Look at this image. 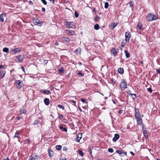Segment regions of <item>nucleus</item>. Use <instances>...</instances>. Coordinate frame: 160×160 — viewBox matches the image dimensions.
Segmentation results:
<instances>
[{"instance_id": "nucleus-1", "label": "nucleus", "mask_w": 160, "mask_h": 160, "mask_svg": "<svg viewBox=\"0 0 160 160\" xmlns=\"http://www.w3.org/2000/svg\"><path fill=\"white\" fill-rule=\"evenodd\" d=\"M127 85L126 80L122 79L121 82L120 83V87L122 91H123L125 88H127Z\"/></svg>"}, {"instance_id": "nucleus-53", "label": "nucleus", "mask_w": 160, "mask_h": 160, "mask_svg": "<svg viewBox=\"0 0 160 160\" xmlns=\"http://www.w3.org/2000/svg\"><path fill=\"white\" fill-rule=\"evenodd\" d=\"M48 61L46 60H44L43 61V63L45 64H47L48 63Z\"/></svg>"}, {"instance_id": "nucleus-36", "label": "nucleus", "mask_w": 160, "mask_h": 160, "mask_svg": "<svg viewBox=\"0 0 160 160\" xmlns=\"http://www.w3.org/2000/svg\"><path fill=\"white\" fill-rule=\"evenodd\" d=\"M109 6L108 3L107 2H106L105 3L104 8H105L107 9L108 8Z\"/></svg>"}, {"instance_id": "nucleus-11", "label": "nucleus", "mask_w": 160, "mask_h": 160, "mask_svg": "<svg viewBox=\"0 0 160 160\" xmlns=\"http://www.w3.org/2000/svg\"><path fill=\"white\" fill-rule=\"evenodd\" d=\"M6 17V14L4 12L0 15V21L3 22L4 21V18Z\"/></svg>"}, {"instance_id": "nucleus-3", "label": "nucleus", "mask_w": 160, "mask_h": 160, "mask_svg": "<svg viewBox=\"0 0 160 160\" xmlns=\"http://www.w3.org/2000/svg\"><path fill=\"white\" fill-rule=\"evenodd\" d=\"M16 82L17 84V87L18 89L21 88L23 86V84L22 81H20L19 80H16Z\"/></svg>"}, {"instance_id": "nucleus-61", "label": "nucleus", "mask_w": 160, "mask_h": 160, "mask_svg": "<svg viewBox=\"0 0 160 160\" xmlns=\"http://www.w3.org/2000/svg\"><path fill=\"white\" fill-rule=\"evenodd\" d=\"M157 72L159 73V74H160V70L159 69H157Z\"/></svg>"}, {"instance_id": "nucleus-26", "label": "nucleus", "mask_w": 160, "mask_h": 160, "mask_svg": "<svg viewBox=\"0 0 160 160\" xmlns=\"http://www.w3.org/2000/svg\"><path fill=\"white\" fill-rule=\"evenodd\" d=\"M134 110L135 111V116L140 115V113H139V111L138 109H137L136 108H134Z\"/></svg>"}, {"instance_id": "nucleus-8", "label": "nucleus", "mask_w": 160, "mask_h": 160, "mask_svg": "<svg viewBox=\"0 0 160 160\" xmlns=\"http://www.w3.org/2000/svg\"><path fill=\"white\" fill-rule=\"evenodd\" d=\"M38 156L34 154H32L29 157L28 160H35L36 159H38Z\"/></svg>"}, {"instance_id": "nucleus-20", "label": "nucleus", "mask_w": 160, "mask_h": 160, "mask_svg": "<svg viewBox=\"0 0 160 160\" xmlns=\"http://www.w3.org/2000/svg\"><path fill=\"white\" fill-rule=\"evenodd\" d=\"M66 31L68 32L69 35H72L75 34V32L72 30H66Z\"/></svg>"}, {"instance_id": "nucleus-43", "label": "nucleus", "mask_w": 160, "mask_h": 160, "mask_svg": "<svg viewBox=\"0 0 160 160\" xmlns=\"http://www.w3.org/2000/svg\"><path fill=\"white\" fill-rule=\"evenodd\" d=\"M108 151L110 153H112L113 152V150L112 148H109L108 149Z\"/></svg>"}, {"instance_id": "nucleus-31", "label": "nucleus", "mask_w": 160, "mask_h": 160, "mask_svg": "<svg viewBox=\"0 0 160 160\" xmlns=\"http://www.w3.org/2000/svg\"><path fill=\"white\" fill-rule=\"evenodd\" d=\"M100 18L98 15H97L94 19V20L95 22H97L99 19Z\"/></svg>"}, {"instance_id": "nucleus-27", "label": "nucleus", "mask_w": 160, "mask_h": 160, "mask_svg": "<svg viewBox=\"0 0 160 160\" xmlns=\"http://www.w3.org/2000/svg\"><path fill=\"white\" fill-rule=\"evenodd\" d=\"M59 128L62 131H64L65 132H67V129L65 128H63L62 126H60L59 127Z\"/></svg>"}, {"instance_id": "nucleus-46", "label": "nucleus", "mask_w": 160, "mask_h": 160, "mask_svg": "<svg viewBox=\"0 0 160 160\" xmlns=\"http://www.w3.org/2000/svg\"><path fill=\"white\" fill-rule=\"evenodd\" d=\"M126 44V42H124L123 41L121 43V46L122 47H124L125 45Z\"/></svg>"}, {"instance_id": "nucleus-24", "label": "nucleus", "mask_w": 160, "mask_h": 160, "mask_svg": "<svg viewBox=\"0 0 160 160\" xmlns=\"http://www.w3.org/2000/svg\"><path fill=\"white\" fill-rule=\"evenodd\" d=\"M11 51H13L14 52V54H16L17 52H21V50H18V48H15L13 49H12L11 50Z\"/></svg>"}, {"instance_id": "nucleus-57", "label": "nucleus", "mask_w": 160, "mask_h": 160, "mask_svg": "<svg viewBox=\"0 0 160 160\" xmlns=\"http://www.w3.org/2000/svg\"><path fill=\"white\" fill-rule=\"evenodd\" d=\"M21 68L22 69V71L24 72H25V69H24V67L23 66H22L21 67Z\"/></svg>"}, {"instance_id": "nucleus-62", "label": "nucleus", "mask_w": 160, "mask_h": 160, "mask_svg": "<svg viewBox=\"0 0 160 160\" xmlns=\"http://www.w3.org/2000/svg\"><path fill=\"white\" fill-rule=\"evenodd\" d=\"M59 160H66V159L65 158H61Z\"/></svg>"}, {"instance_id": "nucleus-35", "label": "nucleus", "mask_w": 160, "mask_h": 160, "mask_svg": "<svg viewBox=\"0 0 160 160\" xmlns=\"http://www.w3.org/2000/svg\"><path fill=\"white\" fill-rule=\"evenodd\" d=\"M132 96V98L133 100H134L137 98V95L135 94H133L132 95H131Z\"/></svg>"}, {"instance_id": "nucleus-41", "label": "nucleus", "mask_w": 160, "mask_h": 160, "mask_svg": "<svg viewBox=\"0 0 160 160\" xmlns=\"http://www.w3.org/2000/svg\"><path fill=\"white\" fill-rule=\"evenodd\" d=\"M147 90L148 92L151 93L152 92V90L151 88H149L147 89Z\"/></svg>"}, {"instance_id": "nucleus-54", "label": "nucleus", "mask_w": 160, "mask_h": 160, "mask_svg": "<svg viewBox=\"0 0 160 160\" xmlns=\"http://www.w3.org/2000/svg\"><path fill=\"white\" fill-rule=\"evenodd\" d=\"M51 3H52L53 4H54V0H48Z\"/></svg>"}, {"instance_id": "nucleus-60", "label": "nucleus", "mask_w": 160, "mask_h": 160, "mask_svg": "<svg viewBox=\"0 0 160 160\" xmlns=\"http://www.w3.org/2000/svg\"><path fill=\"white\" fill-rule=\"evenodd\" d=\"M130 153L131 154V155H132V156H134V153L132 152V151H130Z\"/></svg>"}, {"instance_id": "nucleus-15", "label": "nucleus", "mask_w": 160, "mask_h": 160, "mask_svg": "<svg viewBox=\"0 0 160 160\" xmlns=\"http://www.w3.org/2000/svg\"><path fill=\"white\" fill-rule=\"evenodd\" d=\"M40 92L46 93L47 94H50L51 92L49 90L46 89H42L40 90Z\"/></svg>"}, {"instance_id": "nucleus-44", "label": "nucleus", "mask_w": 160, "mask_h": 160, "mask_svg": "<svg viewBox=\"0 0 160 160\" xmlns=\"http://www.w3.org/2000/svg\"><path fill=\"white\" fill-rule=\"evenodd\" d=\"M88 152L90 153L91 155V156L92 157V150H91V148L90 147H89L88 148Z\"/></svg>"}, {"instance_id": "nucleus-50", "label": "nucleus", "mask_w": 160, "mask_h": 160, "mask_svg": "<svg viewBox=\"0 0 160 160\" xmlns=\"http://www.w3.org/2000/svg\"><path fill=\"white\" fill-rule=\"evenodd\" d=\"M81 101L83 103H87V102L85 101V99H84L83 98H82L81 99Z\"/></svg>"}, {"instance_id": "nucleus-22", "label": "nucleus", "mask_w": 160, "mask_h": 160, "mask_svg": "<svg viewBox=\"0 0 160 160\" xmlns=\"http://www.w3.org/2000/svg\"><path fill=\"white\" fill-rule=\"evenodd\" d=\"M81 49L80 48H78L76 49L75 51V53L77 55L80 54L81 53Z\"/></svg>"}, {"instance_id": "nucleus-29", "label": "nucleus", "mask_w": 160, "mask_h": 160, "mask_svg": "<svg viewBox=\"0 0 160 160\" xmlns=\"http://www.w3.org/2000/svg\"><path fill=\"white\" fill-rule=\"evenodd\" d=\"M137 123L139 125H141L142 124V119H139L137 120Z\"/></svg>"}, {"instance_id": "nucleus-25", "label": "nucleus", "mask_w": 160, "mask_h": 160, "mask_svg": "<svg viewBox=\"0 0 160 160\" xmlns=\"http://www.w3.org/2000/svg\"><path fill=\"white\" fill-rule=\"evenodd\" d=\"M124 52L127 58H129L130 57V54L128 51L127 50H124Z\"/></svg>"}, {"instance_id": "nucleus-39", "label": "nucleus", "mask_w": 160, "mask_h": 160, "mask_svg": "<svg viewBox=\"0 0 160 160\" xmlns=\"http://www.w3.org/2000/svg\"><path fill=\"white\" fill-rule=\"evenodd\" d=\"M58 107L60 108H61L63 110H64L65 108L61 104H59L58 105Z\"/></svg>"}, {"instance_id": "nucleus-19", "label": "nucleus", "mask_w": 160, "mask_h": 160, "mask_svg": "<svg viewBox=\"0 0 160 160\" xmlns=\"http://www.w3.org/2000/svg\"><path fill=\"white\" fill-rule=\"evenodd\" d=\"M48 154L50 157H52L53 156L54 153L53 151L51 149H48Z\"/></svg>"}, {"instance_id": "nucleus-32", "label": "nucleus", "mask_w": 160, "mask_h": 160, "mask_svg": "<svg viewBox=\"0 0 160 160\" xmlns=\"http://www.w3.org/2000/svg\"><path fill=\"white\" fill-rule=\"evenodd\" d=\"M78 153L79 154V155L81 156L82 157H83L84 155L83 152L81 150H79L78 151Z\"/></svg>"}, {"instance_id": "nucleus-2", "label": "nucleus", "mask_w": 160, "mask_h": 160, "mask_svg": "<svg viewBox=\"0 0 160 160\" xmlns=\"http://www.w3.org/2000/svg\"><path fill=\"white\" fill-rule=\"evenodd\" d=\"M158 19V17L150 13L147 15V20L149 21H151L155 20Z\"/></svg>"}, {"instance_id": "nucleus-49", "label": "nucleus", "mask_w": 160, "mask_h": 160, "mask_svg": "<svg viewBox=\"0 0 160 160\" xmlns=\"http://www.w3.org/2000/svg\"><path fill=\"white\" fill-rule=\"evenodd\" d=\"M127 94L130 95H132V94H133L131 93V91L130 90H128L127 91Z\"/></svg>"}, {"instance_id": "nucleus-52", "label": "nucleus", "mask_w": 160, "mask_h": 160, "mask_svg": "<svg viewBox=\"0 0 160 160\" xmlns=\"http://www.w3.org/2000/svg\"><path fill=\"white\" fill-rule=\"evenodd\" d=\"M129 6H130V7H133V4L132 2H130V4Z\"/></svg>"}, {"instance_id": "nucleus-42", "label": "nucleus", "mask_w": 160, "mask_h": 160, "mask_svg": "<svg viewBox=\"0 0 160 160\" xmlns=\"http://www.w3.org/2000/svg\"><path fill=\"white\" fill-rule=\"evenodd\" d=\"M59 71L61 73H63L64 72V69L63 68L61 67L59 69Z\"/></svg>"}, {"instance_id": "nucleus-13", "label": "nucleus", "mask_w": 160, "mask_h": 160, "mask_svg": "<svg viewBox=\"0 0 160 160\" xmlns=\"http://www.w3.org/2000/svg\"><path fill=\"white\" fill-rule=\"evenodd\" d=\"M6 73V71L4 70H1L0 72V79L2 78Z\"/></svg>"}, {"instance_id": "nucleus-55", "label": "nucleus", "mask_w": 160, "mask_h": 160, "mask_svg": "<svg viewBox=\"0 0 160 160\" xmlns=\"http://www.w3.org/2000/svg\"><path fill=\"white\" fill-rule=\"evenodd\" d=\"M111 81L113 83H115L116 82H115L114 81V80L112 78L111 79Z\"/></svg>"}, {"instance_id": "nucleus-48", "label": "nucleus", "mask_w": 160, "mask_h": 160, "mask_svg": "<svg viewBox=\"0 0 160 160\" xmlns=\"http://www.w3.org/2000/svg\"><path fill=\"white\" fill-rule=\"evenodd\" d=\"M74 13L75 17L77 18H78L79 16V13L76 11Z\"/></svg>"}, {"instance_id": "nucleus-30", "label": "nucleus", "mask_w": 160, "mask_h": 160, "mask_svg": "<svg viewBox=\"0 0 160 160\" xmlns=\"http://www.w3.org/2000/svg\"><path fill=\"white\" fill-rule=\"evenodd\" d=\"M100 28V26L99 24H96L94 26V28L96 30H98Z\"/></svg>"}, {"instance_id": "nucleus-40", "label": "nucleus", "mask_w": 160, "mask_h": 160, "mask_svg": "<svg viewBox=\"0 0 160 160\" xmlns=\"http://www.w3.org/2000/svg\"><path fill=\"white\" fill-rule=\"evenodd\" d=\"M18 133L17 132H15L14 136L13 137V138H18L19 136L18 135Z\"/></svg>"}, {"instance_id": "nucleus-51", "label": "nucleus", "mask_w": 160, "mask_h": 160, "mask_svg": "<svg viewBox=\"0 0 160 160\" xmlns=\"http://www.w3.org/2000/svg\"><path fill=\"white\" fill-rule=\"evenodd\" d=\"M41 1L44 5H47V2L45 0H41Z\"/></svg>"}, {"instance_id": "nucleus-64", "label": "nucleus", "mask_w": 160, "mask_h": 160, "mask_svg": "<svg viewBox=\"0 0 160 160\" xmlns=\"http://www.w3.org/2000/svg\"><path fill=\"white\" fill-rule=\"evenodd\" d=\"M123 111L122 110H121L119 111V113H122Z\"/></svg>"}, {"instance_id": "nucleus-23", "label": "nucleus", "mask_w": 160, "mask_h": 160, "mask_svg": "<svg viewBox=\"0 0 160 160\" xmlns=\"http://www.w3.org/2000/svg\"><path fill=\"white\" fill-rule=\"evenodd\" d=\"M118 72L119 73L122 74L124 72V69L122 68H119L118 69Z\"/></svg>"}, {"instance_id": "nucleus-34", "label": "nucleus", "mask_w": 160, "mask_h": 160, "mask_svg": "<svg viewBox=\"0 0 160 160\" xmlns=\"http://www.w3.org/2000/svg\"><path fill=\"white\" fill-rule=\"evenodd\" d=\"M9 51V48H4L3 49V51L4 52H8Z\"/></svg>"}, {"instance_id": "nucleus-17", "label": "nucleus", "mask_w": 160, "mask_h": 160, "mask_svg": "<svg viewBox=\"0 0 160 160\" xmlns=\"http://www.w3.org/2000/svg\"><path fill=\"white\" fill-rule=\"evenodd\" d=\"M111 52H112L113 55L116 56L117 54L118 51L115 48H113L111 50Z\"/></svg>"}, {"instance_id": "nucleus-9", "label": "nucleus", "mask_w": 160, "mask_h": 160, "mask_svg": "<svg viewBox=\"0 0 160 160\" xmlns=\"http://www.w3.org/2000/svg\"><path fill=\"white\" fill-rule=\"evenodd\" d=\"M24 58V55H20L16 57L19 62H21L23 59Z\"/></svg>"}, {"instance_id": "nucleus-14", "label": "nucleus", "mask_w": 160, "mask_h": 160, "mask_svg": "<svg viewBox=\"0 0 160 160\" xmlns=\"http://www.w3.org/2000/svg\"><path fill=\"white\" fill-rule=\"evenodd\" d=\"M62 42H69L70 41L69 38L65 37H62Z\"/></svg>"}, {"instance_id": "nucleus-58", "label": "nucleus", "mask_w": 160, "mask_h": 160, "mask_svg": "<svg viewBox=\"0 0 160 160\" xmlns=\"http://www.w3.org/2000/svg\"><path fill=\"white\" fill-rule=\"evenodd\" d=\"M45 10H46V9H45V8H42V11L43 12H45Z\"/></svg>"}, {"instance_id": "nucleus-6", "label": "nucleus", "mask_w": 160, "mask_h": 160, "mask_svg": "<svg viewBox=\"0 0 160 160\" xmlns=\"http://www.w3.org/2000/svg\"><path fill=\"white\" fill-rule=\"evenodd\" d=\"M131 37V34L129 32H126L125 33V40L127 42H129V39Z\"/></svg>"}, {"instance_id": "nucleus-12", "label": "nucleus", "mask_w": 160, "mask_h": 160, "mask_svg": "<svg viewBox=\"0 0 160 160\" xmlns=\"http://www.w3.org/2000/svg\"><path fill=\"white\" fill-rule=\"evenodd\" d=\"M82 137V134L79 133L77 136L76 141L78 142H79L80 140Z\"/></svg>"}, {"instance_id": "nucleus-21", "label": "nucleus", "mask_w": 160, "mask_h": 160, "mask_svg": "<svg viewBox=\"0 0 160 160\" xmlns=\"http://www.w3.org/2000/svg\"><path fill=\"white\" fill-rule=\"evenodd\" d=\"M44 102L46 105H48L49 103V99L47 98H45L44 100Z\"/></svg>"}, {"instance_id": "nucleus-59", "label": "nucleus", "mask_w": 160, "mask_h": 160, "mask_svg": "<svg viewBox=\"0 0 160 160\" xmlns=\"http://www.w3.org/2000/svg\"><path fill=\"white\" fill-rule=\"evenodd\" d=\"M21 118L20 117H19V116H18V117H16V119L17 120H18Z\"/></svg>"}, {"instance_id": "nucleus-47", "label": "nucleus", "mask_w": 160, "mask_h": 160, "mask_svg": "<svg viewBox=\"0 0 160 160\" xmlns=\"http://www.w3.org/2000/svg\"><path fill=\"white\" fill-rule=\"evenodd\" d=\"M77 74L78 75H80L81 76H84V73H81L80 72H78L77 73Z\"/></svg>"}, {"instance_id": "nucleus-28", "label": "nucleus", "mask_w": 160, "mask_h": 160, "mask_svg": "<svg viewBox=\"0 0 160 160\" xmlns=\"http://www.w3.org/2000/svg\"><path fill=\"white\" fill-rule=\"evenodd\" d=\"M26 112V110L24 109H20V112L21 114H22L23 113H25Z\"/></svg>"}, {"instance_id": "nucleus-5", "label": "nucleus", "mask_w": 160, "mask_h": 160, "mask_svg": "<svg viewBox=\"0 0 160 160\" xmlns=\"http://www.w3.org/2000/svg\"><path fill=\"white\" fill-rule=\"evenodd\" d=\"M34 24L35 25L41 26L42 25V22L38 19H35L33 21Z\"/></svg>"}, {"instance_id": "nucleus-38", "label": "nucleus", "mask_w": 160, "mask_h": 160, "mask_svg": "<svg viewBox=\"0 0 160 160\" xmlns=\"http://www.w3.org/2000/svg\"><path fill=\"white\" fill-rule=\"evenodd\" d=\"M135 118L137 120L142 119L140 115L135 116Z\"/></svg>"}, {"instance_id": "nucleus-10", "label": "nucleus", "mask_w": 160, "mask_h": 160, "mask_svg": "<svg viewBox=\"0 0 160 160\" xmlns=\"http://www.w3.org/2000/svg\"><path fill=\"white\" fill-rule=\"evenodd\" d=\"M120 136L118 134L116 133L114 134V137L112 139L114 142H116L119 138Z\"/></svg>"}, {"instance_id": "nucleus-45", "label": "nucleus", "mask_w": 160, "mask_h": 160, "mask_svg": "<svg viewBox=\"0 0 160 160\" xmlns=\"http://www.w3.org/2000/svg\"><path fill=\"white\" fill-rule=\"evenodd\" d=\"M39 121L38 120H35L34 122L33 125H36L37 124L39 123Z\"/></svg>"}, {"instance_id": "nucleus-7", "label": "nucleus", "mask_w": 160, "mask_h": 160, "mask_svg": "<svg viewBox=\"0 0 160 160\" xmlns=\"http://www.w3.org/2000/svg\"><path fill=\"white\" fill-rule=\"evenodd\" d=\"M144 124L142 125V130L143 133V134L144 137L147 138H148V132L146 130V128H144Z\"/></svg>"}, {"instance_id": "nucleus-63", "label": "nucleus", "mask_w": 160, "mask_h": 160, "mask_svg": "<svg viewBox=\"0 0 160 160\" xmlns=\"http://www.w3.org/2000/svg\"><path fill=\"white\" fill-rule=\"evenodd\" d=\"M78 109H79L81 112H82V109H81V108L79 107L78 108Z\"/></svg>"}, {"instance_id": "nucleus-4", "label": "nucleus", "mask_w": 160, "mask_h": 160, "mask_svg": "<svg viewBox=\"0 0 160 160\" xmlns=\"http://www.w3.org/2000/svg\"><path fill=\"white\" fill-rule=\"evenodd\" d=\"M116 152L118 153L120 156L121 157H123L127 155V152H124L122 150H117Z\"/></svg>"}, {"instance_id": "nucleus-33", "label": "nucleus", "mask_w": 160, "mask_h": 160, "mask_svg": "<svg viewBox=\"0 0 160 160\" xmlns=\"http://www.w3.org/2000/svg\"><path fill=\"white\" fill-rule=\"evenodd\" d=\"M56 149L58 150H60L62 148V146L60 145H58L56 146Z\"/></svg>"}, {"instance_id": "nucleus-16", "label": "nucleus", "mask_w": 160, "mask_h": 160, "mask_svg": "<svg viewBox=\"0 0 160 160\" xmlns=\"http://www.w3.org/2000/svg\"><path fill=\"white\" fill-rule=\"evenodd\" d=\"M72 22H67L66 24L67 28H73V27L72 26Z\"/></svg>"}, {"instance_id": "nucleus-37", "label": "nucleus", "mask_w": 160, "mask_h": 160, "mask_svg": "<svg viewBox=\"0 0 160 160\" xmlns=\"http://www.w3.org/2000/svg\"><path fill=\"white\" fill-rule=\"evenodd\" d=\"M63 118H64V116L62 114H60L58 117V118L60 120L62 119Z\"/></svg>"}, {"instance_id": "nucleus-18", "label": "nucleus", "mask_w": 160, "mask_h": 160, "mask_svg": "<svg viewBox=\"0 0 160 160\" xmlns=\"http://www.w3.org/2000/svg\"><path fill=\"white\" fill-rule=\"evenodd\" d=\"M142 28V24L141 22H139L137 25V30H141Z\"/></svg>"}, {"instance_id": "nucleus-56", "label": "nucleus", "mask_w": 160, "mask_h": 160, "mask_svg": "<svg viewBox=\"0 0 160 160\" xmlns=\"http://www.w3.org/2000/svg\"><path fill=\"white\" fill-rule=\"evenodd\" d=\"M63 150L66 152L67 151V149L65 147H64L63 148Z\"/></svg>"}]
</instances>
